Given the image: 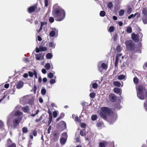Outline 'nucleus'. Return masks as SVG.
<instances>
[{"label": "nucleus", "instance_id": "obj_1", "mask_svg": "<svg viewBox=\"0 0 147 147\" xmlns=\"http://www.w3.org/2000/svg\"><path fill=\"white\" fill-rule=\"evenodd\" d=\"M52 14L53 17L56 18V20L58 21H60L63 20L65 16V11L60 7L53 9Z\"/></svg>", "mask_w": 147, "mask_h": 147}, {"label": "nucleus", "instance_id": "obj_2", "mask_svg": "<svg viewBox=\"0 0 147 147\" xmlns=\"http://www.w3.org/2000/svg\"><path fill=\"white\" fill-rule=\"evenodd\" d=\"M20 103L22 105L29 104L32 105L34 103L33 98L30 95H27L20 98Z\"/></svg>", "mask_w": 147, "mask_h": 147}, {"label": "nucleus", "instance_id": "obj_3", "mask_svg": "<svg viewBox=\"0 0 147 147\" xmlns=\"http://www.w3.org/2000/svg\"><path fill=\"white\" fill-rule=\"evenodd\" d=\"M126 45V49L128 51H134L135 50V44L131 40H127L125 42Z\"/></svg>", "mask_w": 147, "mask_h": 147}, {"label": "nucleus", "instance_id": "obj_4", "mask_svg": "<svg viewBox=\"0 0 147 147\" xmlns=\"http://www.w3.org/2000/svg\"><path fill=\"white\" fill-rule=\"evenodd\" d=\"M137 95L138 98L141 99L143 100L145 98L144 95L145 90V89L142 86H139L137 88Z\"/></svg>", "mask_w": 147, "mask_h": 147}, {"label": "nucleus", "instance_id": "obj_5", "mask_svg": "<svg viewBox=\"0 0 147 147\" xmlns=\"http://www.w3.org/2000/svg\"><path fill=\"white\" fill-rule=\"evenodd\" d=\"M111 112V110L107 107H103L101 109L100 115L101 117L104 119H107V115H109Z\"/></svg>", "mask_w": 147, "mask_h": 147}, {"label": "nucleus", "instance_id": "obj_6", "mask_svg": "<svg viewBox=\"0 0 147 147\" xmlns=\"http://www.w3.org/2000/svg\"><path fill=\"white\" fill-rule=\"evenodd\" d=\"M143 36L142 33L140 32L137 34L133 33L131 34V38L135 42H138L142 40V38Z\"/></svg>", "mask_w": 147, "mask_h": 147}, {"label": "nucleus", "instance_id": "obj_7", "mask_svg": "<svg viewBox=\"0 0 147 147\" xmlns=\"http://www.w3.org/2000/svg\"><path fill=\"white\" fill-rule=\"evenodd\" d=\"M67 138V134L66 132H64L62 134V137L60 138V142L62 145H64L66 142Z\"/></svg>", "mask_w": 147, "mask_h": 147}, {"label": "nucleus", "instance_id": "obj_8", "mask_svg": "<svg viewBox=\"0 0 147 147\" xmlns=\"http://www.w3.org/2000/svg\"><path fill=\"white\" fill-rule=\"evenodd\" d=\"M117 115L116 113H112L111 115L110 116L109 120L111 122L110 124L113 123L117 119Z\"/></svg>", "mask_w": 147, "mask_h": 147}, {"label": "nucleus", "instance_id": "obj_9", "mask_svg": "<svg viewBox=\"0 0 147 147\" xmlns=\"http://www.w3.org/2000/svg\"><path fill=\"white\" fill-rule=\"evenodd\" d=\"M37 8V5L34 4L33 6L30 7L27 9V11L29 13L34 12Z\"/></svg>", "mask_w": 147, "mask_h": 147}, {"label": "nucleus", "instance_id": "obj_10", "mask_svg": "<svg viewBox=\"0 0 147 147\" xmlns=\"http://www.w3.org/2000/svg\"><path fill=\"white\" fill-rule=\"evenodd\" d=\"M22 118L21 117H18L14 119L13 121V124L15 127L17 126L19 124Z\"/></svg>", "mask_w": 147, "mask_h": 147}, {"label": "nucleus", "instance_id": "obj_11", "mask_svg": "<svg viewBox=\"0 0 147 147\" xmlns=\"http://www.w3.org/2000/svg\"><path fill=\"white\" fill-rule=\"evenodd\" d=\"M52 29L53 30L51 31L49 34V35L51 37H54L55 36V34L58 32V30L56 28H53Z\"/></svg>", "mask_w": 147, "mask_h": 147}, {"label": "nucleus", "instance_id": "obj_12", "mask_svg": "<svg viewBox=\"0 0 147 147\" xmlns=\"http://www.w3.org/2000/svg\"><path fill=\"white\" fill-rule=\"evenodd\" d=\"M24 84L23 82L21 81H19L16 85V88L18 89H20L23 86Z\"/></svg>", "mask_w": 147, "mask_h": 147}, {"label": "nucleus", "instance_id": "obj_13", "mask_svg": "<svg viewBox=\"0 0 147 147\" xmlns=\"http://www.w3.org/2000/svg\"><path fill=\"white\" fill-rule=\"evenodd\" d=\"M12 113L16 116H20L23 114V113L19 111L14 110L12 111Z\"/></svg>", "mask_w": 147, "mask_h": 147}, {"label": "nucleus", "instance_id": "obj_14", "mask_svg": "<svg viewBox=\"0 0 147 147\" xmlns=\"http://www.w3.org/2000/svg\"><path fill=\"white\" fill-rule=\"evenodd\" d=\"M113 91L115 93L120 95L121 92L122 90L121 89L117 88H115L113 89Z\"/></svg>", "mask_w": 147, "mask_h": 147}, {"label": "nucleus", "instance_id": "obj_15", "mask_svg": "<svg viewBox=\"0 0 147 147\" xmlns=\"http://www.w3.org/2000/svg\"><path fill=\"white\" fill-rule=\"evenodd\" d=\"M44 56V54L43 53H40L38 54H36L35 57L36 59L37 60H40L41 58Z\"/></svg>", "mask_w": 147, "mask_h": 147}, {"label": "nucleus", "instance_id": "obj_16", "mask_svg": "<svg viewBox=\"0 0 147 147\" xmlns=\"http://www.w3.org/2000/svg\"><path fill=\"white\" fill-rule=\"evenodd\" d=\"M99 70L101 71L103 69H106L107 67V65H99L98 67Z\"/></svg>", "mask_w": 147, "mask_h": 147}, {"label": "nucleus", "instance_id": "obj_17", "mask_svg": "<svg viewBox=\"0 0 147 147\" xmlns=\"http://www.w3.org/2000/svg\"><path fill=\"white\" fill-rule=\"evenodd\" d=\"M142 13L143 14L142 17L143 18L147 17V10L146 8L145 7L143 8Z\"/></svg>", "mask_w": 147, "mask_h": 147}, {"label": "nucleus", "instance_id": "obj_18", "mask_svg": "<svg viewBox=\"0 0 147 147\" xmlns=\"http://www.w3.org/2000/svg\"><path fill=\"white\" fill-rule=\"evenodd\" d=\"M109 97V99L111 101L114 102L116 100V98L115 94H110Z\"/></svg>", "mask_w": 147, "mask_h": 147}, {"label": "nucleus", "instance_id": "obj_19", "mask_svg": "<svg viewBox=\"0 0 147 147\" xmlns=\"http://www.w3.org/2000/svg\"><path fill=\"white\" fill-rule=\"evenodd\" d=\"M22 111L25 113H27L30 111V109L28 106L22 107Z\"/></svg>", "mask_w": 147, "mask_h": 147}, {"label": "nucleus", "instance_id": "obj_20", "mask_svg": "<svg viewBox=\"0 0 147 147\" xmlns=\"http://www.w3.org/2000/svg\"><path fill=\"white\" fill-rule=\"evenodd\" d=\"M107 141H102L99 143V147H105L106 145L107 144Z\"/></svg>", "mask_w": 147, "mask_h": 147}, {"label": "nucleus", "instance_id": "obj_21", "mask_svg": "<svg viewBox=\"0 0 147 147\" xmlns=\"http://www.w3.org/2000/svg\"><path fill=\"white\" fill-rule=\"evenodd\" d=\"M126 76L123 75H121L117 77L118 79L119 80H122L125 78Z\"/></svg>", "mask_w": 147, "mask_h": 147}, {"label": "nucleus", "instance_id": "obj_22", "mask_svg": "<svg viewBox=\"0 0 147 147\" xmlns=\"http://www.w3.org/2000/svg\"><path fill=\"white\" fill-rule=\"evenodd\" d=\"M113 85L119 87L121 86L120 83L118 81H115L113 83Z\"/></svg>", "mask_w": 147, "mask_h": 147}, {"label": "nucleus", "instance_id": "obj_23", "mask_svg": "<svg viewBox=\"0 0 147 147\" xmlns=\"http://www.w3.org/2000/svg\"><path fill=\"white\" fill-rule=\"evenodd\" d=\"M126 31L128 33H131L132 32V29L131 27V26L127 27V28Z\"/></svg>", "mask_w": 147, "mask_h": 147}, {"label": "nucleus", "instance_id": "obj_24", "mask_svg": "<svg viewBox=\"0 0 147 147\" xmlns=\"http://www.w3.org/2000/svg\"><path fill=\"white\" fill-rule=\"evenodd\" d=\"M113 4L111 2H109L107 5V7L110 9H111L113 8Z\"/></svg>", "mask_w": 147, "mask_h": 147}, {"label": "nucleus", "instance_id": "obj_25", "mask_svg": "<svg viewBox=\"0 0 147 147\" xmlns=\"http://www.w3.org/2000/svg\"><path fill=\"white\" fill-rule=\"evenodd\" d=\"M39 48L40 49V51H45L47 50V48L46 47H45L42 46H40L39 47Z\"/></svg>", "mask_w": 147, "mask_h": 147}, {"label": "nucleus", "instance_id": "obj_26", "mask_svg": "<svg viewBox=\"0 0 147 147\" xmlns=\"http://www.w3.org/2000/svg\"><path fill=\"white\" fill-rule=\"evenodd\" d=\"M55 46V44L53 42H51L49 43V47L51 48H54Z\"/></svg>", "mask_w": 147, "mask_h": 147}, {"label": "nucleus", "instance_id": "obj_27", "mask_svg": "<svg viewBox=\"0 0 147 147\" xmlns=\"http://www.w3.org/2000/svg\"><path fill=\"white\" fill-rule=\"evenodd\" d=\"M53 56L50 53H48L46 55L47 58L48 59H51Z\"/></svg>", "mask_w": 147, "mask_h": 147}, {"label": "nucleus", "instance_id": "obj_28", "mask_svg": "<svg viewBox=\"0 0 147 147\" xmlns=\"http://www.w3.org/2000/svg\"><path fill=\"white\" fill-rule=\"evenodd\" d=\"M100 15L101 17H104L106 15V13L104 11H101L100 13Z\"/></svg>", "mask_w": 147, "mask_h": 147}, {"label": "nucleus", "instance_id": "obj_29", "mask_svg": "<svg viewBox=\"0 0 147 147\" xmlns=\"http://www.w3.org/2000/svg\"><path fill=\"white\" fill-rule=\"evenodd\" d=\"M61 123L63 125V130L65 129L66 128V123L63 121H61Z\"/></svg>", "mask_w": 147, "mask_h": 147}, {"label": "nucleus", "instance_id": "obj_30", "mask_svg": "<svg viewBox=\"0 0 147 147\" xmlns=\"http://www.w3.org/2000/svg\"><path fill=\"white\" fill-rule=\"evenodd\" d=\"M124 10L123 9H121L119 12V15L120 16H123L124 13Z\"/></svg>", "mask_w": 147, "mask_h": 147}, {"label": "nucleus", "instance_id": "obj_31", "mask_svg": "<svg viewBox=\"0 0 147 147\" xmlns=\"http://www.w3.org/2000/svg\"><path fill=\"white\" fill-rule=\"evenodd\" d=\"M114 27L113 26H111L109 28V31L110 32H113L114 31Z\"/></svg>", "mask_w": 147, "mask_h": 147}, {"label": "nucleus", "instance_id": "obj_32", "mask_svg": "<svg viewBox=\"0 0 147 147\" xmlns=\"http://www.w3.org/2000/svg\"><path fill=\"white\" fill-rule=\"evenodd\" d=\"M46 90L44 88H43L41 90V93L42 95H44L46 93Z\"/></svg>", "mask_w": 147, "mask_h": 147}, {"label": "nucleus", "instance_id": "obj_33", "mask_svg": "<svg viewBox=\"0 0 147 147\" xmlns=\"http://www.w3.org/2000/svg\"><path fill=\"white\" fill-rule=\"evenodd\" d=\"M56 77H55V79ZM56 82V80L55 79H51L49 82V83L50 84H53L54 83H55Z\"/></svg>", "mask_w": 147, "mask_h": 147}, {"label": "nucleus", "instance_id": "obj_34", "mask_svg": "<svg viewBox=\"0 0 147 147\" xmlns=\"http://www.w3.org/2000/svg\"><path fill=\"white\" fill-rule=\"evenodd\" d=\"M142 20L144 24H146L147 23V17L143 18L142 17Z\"/></svg>", "mask_w": 147, "mask_h": 147}, {"label": "nucleus", "instance_id": "obj_35", "mask_svg": "<svg viewBox=\"0 0 147 147\" xmlns=\"http://www.w3.org/2000/svg\"><path fill=\"white\" fill-rule=\"evenodd\" d=\"M28 131V129L27 127H24L22 129V131L23 133H26Z\"/></svg>", "mask_w": 147, "mask_h": 147}, {"label": "nucleus", "instance_id": "obj_36", "mask_svg": "<svg viewBox=\"0 0 147 147\" xmlns=\"http://www.w3.org/2000/svg\"><path fill=\"white\" fill-rule=\"evenodd\" d=\"M97 116L96 115H92L91 117V119L93 121H95L97 119Z\"/></svg>", "mask_w": 147, "mask_h": 147}, {"label": "nucleus", "instance_id": "obj_37", "mask_svg": "<svg viewBox=\"0 0 147 147\" xmlns=\"http://www.w3.org/2000/svg\"><path fill=\"white\" fill-rule=\"evenodd\" d=\"M45 67L47 70H49L50 68L53 69V67L51 66L50 65H45Z\"/></svg>", "mask_w": 147, "mask_h": 147}, {"label": "nucleus", "instance_id": "obj_38", "mask_svg": "<svg viewBox=\"0 0 147 147\" xmlns=\"http://www.w3.org/2000/svg\"><path fill=\"white\" fill-rule=\"evenodd\" d=\"M98 86V84L95 83H93L92 84V87L94 89L96 88Z\"/></svg>", "mask_w": 147, "mask_h": 147}, {"label": "nucleus", "instance_id": "obj_39", "mask_svg": "<svg viewBox=\"0 0 147 147\" xmlns=\"http://www.w3.org/2000/svg\"><path fill=\"white\" fill-rule=\"evenodd\" d=\"M58 111H54L53 112V116L54 118H56L57 116Z\"/></svg>", "mask_w": 147, "mask_h": 147}, {"label": "nucleus", "instance_id": "obj_40", "mask_svg": "<svg viewBox=\"0 0 147 147\" xmlns=\"http://www.w3.org/2000/svg\"><path fill=\"white\" fill-rule=\"evenodd\" d=\"M95 95V94L94 92L91 93L90 94V98H94Z\"/></svg>", "mask_w": 147, "mask_h": 147}, {"label": "nucleus", "instance_id": "obj_41", "mask_svg": "<svg viewBox=\"0 0 147 147\" xmlns=\"http://www.w3.org/2000/svg\"><path fill=\"white\" fill-rule=\"evenodd\" d=\"M53 74L52 73L50 72L48 75V77L49 78L51 79L53 77Z\"/></svg>", "mask_w": 147, "mask_h": 147}, {"label": "nucleus", "instance_id": "obj_42", "mask_svg": "<svg viewBox=\"0 0 147 147\" xmlns=\"http://www.w3.org/2000/svg\"><path fill=\"white\" fill-rule=\"evenodd\" d=\"M49 20L50 22L53 23L54 22V20L53 17H51L49 18Z\"/></svg>", "mask_w": 147, "mask_h": 147}, {"label": "nucleus", "instance_id": "obj_43", "mask_svg": "<svg viewBox=\"0 0 147 147\" xmlns=\"http://www.w3.org/2000/svg\"><path fill=\"white\" fill-rule=\"evenodd\" d=\"M132 11V8L131 7H129L127 9V12L128 14H130L131 12Z\"/></svg>", "mask_w": 147, "mask_h": 147}, {"label": "nucleus", "instance_id": "obj_44", "mask_svg": "<svg viewBox=\"0 0 147 147\" xmlns=\"http://www.w3.org/2000/svg\"><path fill=\"white\" fill-rule=\"evenodd\" d=\"M52 115H51L50 116L49 120V122H48V123L49 125L52 121Z\"/></svg>", "mask_w": 147, "mask_h": 147}, {"label": "nucleus", "instance_id": "obj_45", "mask_svg": "<svg viewBox=\"0 0 147 147\" xmlns=\"http://www.w3.org/2000/svg\"><path fill=\"white\" fill-rule=\"evenodd\" d=\"M134 83L137 84L138 82V79L137 77H134Z\"/></svg>", "mask_w": 147, "mask_h": 147}, {"label": "nucleus", "instance_id": "obj_46", "mask_svg": "<svg viewBox=\"0 0 147 147\" xmlns=\"http://www.w3.org/2000/svg\"><path fill=\"white\" fill-rule=\"evenodd\" d=\"M3 122L1 121L0 120V128L1 129H2L3 128Z\"/></svg>", "mask_w": 147, "mask_h": 147}, {"label": "nucleus", "instance_id": "obj_47", "mask_svg": "<svg viewBox=\"0 0 147 147\" xmlns=\"http://www.w3.org/2000/svg\"><path fill=\"white\" fill-rule=\"evenodd\" d=\"M42 119V116H40L38 119H36V121L37 122H38L40 121H41Z\"/></svg>", "mask_w": 147, "mask_h": 147}, {"label": "nucleus", "instance_id": "obj_48", "mask_svg": "<svg viewBox=\"0 0 147 147\" xmlns=\"http://www.w3.org/2000/svg\"><path fill=\"white\" fill-rule=\"evenodd\" d=\"M34 73H32L30 71L28 72V75L30 77H32L34 75Z\"/></svg>", "mask_w": 147, "mask_h": 147}, {"label": "nucleus", "instance_id": "obj_49", "mask_svg": "<svg viewBox=\"0 0 147 147\" xmlns=\"http://www.w3.org/2000/svg\"><path fill=\"white\" fill-rule=\"evenodd\" d=\"M80 134L82 136H84L85 135V132H83L81 130L80 132Z\"/></svg>", "mask_w": 147, "mask_h": 147}, {"label": "nucleus", "instance_id": "obj_50", "mask_svg": "<svg viewBox=\"0 0 147 147\" xmlns=\"http://www.w3.org/2000/svg\"><path fill=\"white\" fill-rule=\"evenodd\" d=\"M119 59V58L118 57H116L115 64H118Z\"/></svg>", "mask_w": 147, "mask_h": 147}, {"label": "nucleus", "instance_id": "obj_51", "mask_svg": "<svg viewBox=\"0 0 147 147\" xmlns=\"http://www.w3.org/2000/svg\"><path fill=\"white\" fill-rule=\"evenodd\" d=\"M47 24V22H41L40 26L42 27L43 26L46 25Z\"/></svg>", "mask_w": 147, "mask_h": 147}, {"label": "nucleus", "instance_id": "obj_52", "mask_svg": "<svg viewBox=\"0 0 147 147\" xmlns=\"http://www.w3.org/2000/svg\"><path fill=\"white\" fill-rule=\"evenodd\" d=\"M81 127L83 128H84L85 127L86 125L85 123H82L80 124Z\"/></svg>", "mask_w": 147, "mask_h": 147}, {"label": "nucleus", "instance_id": "obj_53", "mask_svg": "<svg viewBox=\"0 0 147 147\" xmlns=\"http://www.w3.org/2000/svg\"><path fill=\"white\" fill-rule=\"evenodd\" d=\"M44 1H45V6L46 7H47L48 5V0H44Z\"/></svg>", "mask_w": 147, "mask_h": 147}, {"label": "nucleus", "instance_id": "obj_54", "mask_svg": "<svg viewBox=\"0 0 147 147\" xmlns=\"http://www.w3.org/2000/svg\"><path fill=\"white\" fill-rule=\"evenodd\" d=\"M144 107L145 109L147 111V100H146V102L144 103Z\"/></svg>", "mask_w": 147, "mask_h": 147}, {"label": "nucleus", "instance_id": "obj_55", "mask_svg": "<svg viewBox=\"0 0 147 147\" xmlns=\"http://www.w3.org/2000/svg\"><path fill=\"white\" fill-rule=\"evenodd\" d=\"M75 120L78 122H79L80 121V120L78 116H76L75 117Z\"/></svg>", "mask_w": 147, "mask_h": 147}, {"label": "nucleus", "instance_id": "obj_56", "mask_svg": "<svg viewBox=\"0 0 147 147\" xmlns=\"http://www.w3.org/2000/svg\"><path fill=\"white\" fill-rule=\"evenodd\" d=\"M102 123L100 122H98L96 124V125L98 127H100L102 125Z\"/></svg>", "mask_w": 147, "mask_h": 147}, {"label": "nucleus", "instance_id": "obj_57", "mask_svg": "<svg viewBox=\"0 0 147 147\" xmlns=\"http://www.w3.org/2000/svg\"><path fill=\"white\" fill-rule=\"evenodd\" d=\"M51 129V126H49V128L47 129V133L48 134H49L50 132V130Z\"/></svg>", "mask_w": 147, "mask_h": 147}, {"label": "nucleus", "instance_id": "obj_58", "mask_svg": "<svg viewBox=\"0 0 147 147\" xmlns=\"http://www.w3.org/2000/svg\"><path fill=\"white\" fill-rule=\"evenodd\" d=\"M34 75L35 77L36 78H37V73L36 72V71L35 70L34 71Z\"/></svg>", "mask_w": 147, "mask_h": 147}, {"label": "nucleus", "instance_id": "obj_59", "mask_svg": "<svg viewBox=\"0 0 147 147\" xmlns=\"http://www.w3.org/2000/svg\"><path fill=\"white\" fill-rule=\"evenodd\" d=\"M134 14H131L129 16H128V19H130L132 18H134Z\"/></svg>", "mask_w": 147, "mask_h": 147}, {"label": "nucleus", "instance_id": "obj_60", "mask_svg": "<svg viewBox=\"0 0 147 147\" xmlns=\"http://www.w3.org/2000/svg\"><path fill=\"white\" fill-rule=\"evenodd\" d=\"M42 73H43V74H46V69H43L42 70Z\"/></svg>", "mask_w": 147, "mask_h": 147}, {"label": "nucleus", "instance_id": "obj_61", "mask_svg": "<svg viewBox=\"0 0 147 147\" xmlns=\"http://www.w3.org/2000/svg\"><path fill=\"white\" fill-rule=\"evenodd\" d=\"M23 76L24 78H26L28 77V75L27 73H25L23 75Z\"/></svg>", "mask_w": 147, "mask_h": 147}, {"label": "nucleus", "instance_id": "obj_62", "mask_svg": "<svg viewBox=\"0 0 147 147\" xmlns=\"http://www.w3.org/2000/svg\"><path fill=\"white\" fill-rule=\"evenodd\" d=\"M36 51L37 53H38L40 51V49L37 47L36 49Z\"/></svg>", "mask_w": 147, "mask_h": 147}, {"label": "nucleus", "instance_id": "obj_63", "mask_svg": "<svg viewBox=\"0 0 147 147\" xmlns=\"http://www.w3.org/2000/svg\"><path fill=\"white\" fill-rule=\"evenodd\" d=\"M8 147H16V145L15 144H13L11 145H10Z\"/></svg>", "mask_w": 147, "mask_h": 147}, {"label": "nucleus", "instance_id": "obj_64", "mask_svg": "<svg viewBox=\"0 0 147 147\" xmlns=\"http://www.w3.org/2000/svg\"><path fill=\"white\" fill-rule=\"evenodd\" d=\"M11 143H12V141H11V139H9L7 140V143L8 144H9Z\"/></svg>", "mask_w": 147, "mask_h": 147}]
</instances>
